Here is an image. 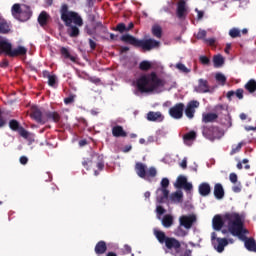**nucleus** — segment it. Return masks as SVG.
Here are the masks:
<instances>
[{"mask_svg":"<svg viewBox=\"0 0 256 256\" xmlns=\"http://www.w3.org/2000/svg\"><path fill=\"white\" fill-rule=\"evenodd\" d=\"M153 233L160 245H165L166 253H171L173 256H191V249H187V245L185 246L186 249L183 248L181 241L177 238L169 237L164 231L157 228L153 230Z\"/></svg>","mask_w":256,"mask_h":256,"instance_id":"obj_1","label":"nucleus"},{"mask_svg":"<svg viewBox=\"0 0 256 256\" xmlns=\"http://www.w3.org/2000/svg\"><path fill=\"white\" fill-rule=\"evenodd\" d=\"M223 219L224 221H228V230H221L223 235L231 233L233 237H239V239H243L245 235H249V230L245 228V216L243 214H239L237 212H227L224 214Z\"/></svg>","mask_w":256,"mask_h":256,"instance_id":"obj_2","label":"nucleus"},{"mask_svg":"<svg viewBox=\"0 0 256 256\" xmlns=\"http://www.w3.org/2000/svg\"><path fill=\"white\" fill-rule=\"evenodd\" d=\"M61 19L64 21L69 37L77 38L81 34L79 27H83V18L77 12H69V6L63 4L60 10Z\"/></svg>","mask_w":256,"mask_h":256,"instance_id":"obj_3","label":"nucleus"},{"mask_svg":"<svg viewBox=\"0 0 256 256\" xmlns=\"http://www.w3.org/2000/svg\"><path fill=\"white\" fill-rule=\"evenodd\" d=\"M164 86L165 82L157 76L156 72L143 74L136 80V87L140 93H153L155 89Z\"/></svg>","mask_w":256,"mask_h":256,"instance_id":"obj_4","label":"nucleus"},{"mask_svg":"<svg viewBox=\"0 0 256 256\" xmlns=\"http://www.w3.org/2000/svg\"><path fill=\"white\" fill-rule=\"evenodd\" d=\"M123 43H128V45H132L133 47H141L144 51H151L153 49H159L161 42L155 39H146V40H139L135 38L131 34L122 35L120 38Z\"/></svg>","mask_w":256,"mask_h":256,"instance_id":"obj_5","label":"nucleus"},{"mask_svg":"<svg viewBox=\"0 0 256 256\" xmlns=\"http://www.w3.org/2000/svg\"><path fill=\"white\" fill-rule=\"evenodd\" d=\"M11 13L15 19L21 21L22 23L29 21V19L33 17V11L31 10V7L26 4H14L12 6Z\"/></svg>","mask_w":256,"mask_h":256,"instance_id":"obj_6","label":"nucleus"},{"mask_svg":"<svg viewBox=\"0 0 256 256\" xmlns=\"http://www.w3.org/2000/svg\"><path fill=\"white\" fill-rule=\"evenodd\" d=\"M0 53L7 55L8 57H19V55H27V50L23 46L13 49L11 42L7 40L0 41Z\"/></svg>","mask_w":256,"mask_h":256,"instance_id":"obj_7","label":"nucleus"},{"mask_svg":"<svg viewBox=\"0 0 256 256\" xmlns=\"http://www.w3.org/2000/svg\"><path fill=\"white\" fill-rule=\"evenodd\" d=\"M202 135L208 141H217L225 135V131L219 126L215 125H204L202 126Z\"/></svg>","mask_w":256,"mask_h":256,"instance_id":"obj_8","label":"nucleus"},{"mask_svg":"<svg viewBox=\"0 0 256 256\" xmlns=\"http://www.w3.org/2000/svg\"><path fill=\"white\" fill-rule=\"evenodd\" d=\"M134 169L138 177L145 179V181H151L157 177V168L152 166L147 170V166L142 162H136Z\"/></svg>","mask_w":256,"mask_h":256,"instance_id":"obj_9","label":"nucleus"},{"mask_svg":"<svg viewBox=\"0 0 256 256\" xmlns=\"http://www.w3.org/2000/svg\"><path fill=\"white\" fill-rule=\"evenodd\" d=\"M161 187L157 189V201L158 203H165L169 199V178H162L160 182Z\"/></svg>","mask_w":256,"mask_h":256,"instance_id":"obj_10","label":"nucleus"},{"mask_svg":"<svg viewBox=\"0 0 256 256\" xmlns=\"http://www.w3.org/2000/svg\"><path fill=\"white\" fill-rule=\"evenodd\" d=\"M30 117L31 119L36 121V123H39L40 125H45V111H42L41 108L33 106L31 108Z\"/></svg>","mask_w":256,"mask_h":256,"instance_id":"obj_11","label":"nucleus"},{"mask_svg":"<svg viewBox=\"0 0 256 256\" xmlns=\"http://www.w3.org/2000/svg\"><path fill=\"white\" fill-rule=\"evenodd\" d=\"M195 223H197V216H195V214L182 215L179 217L180 226H183L188 230L191 229Z\"/></svg>","mask_w":256,"mask_h":256,"instance_id":"obj_12","label":"nucleus"},{"mask_svg":"<svg viewBox=\"0 0 256 256\" xmlns=\"http://www.w3.org/2000/svg\"><path fill=\"white\" fill-rule=\"evenodd\" d=\"M185 111V104L182 102L175 104L169 109V115L172 119H183V112Z\"/></svg>","mask_w":256,"mask_h":256,"instance_id":"obj_13","label":"nucleus"},{"mask_svg":"<svg viewBox=\"0 0 256 256\" xmlns=\"http://www.w3.org/2000/svg\"><path fill=\"white\" fill-rule=\"evenodd\" d=\"M9 127H10L11 131H17L19 133V135L21 137H23L24 139H29V132L27 130H25V128H23V126H21L19 121L15 120V119L10 120Z\"/></svg>","mask_w":256,"mask_h":256,"instance_id":"obj_14","label":"nucleus"},{"mask_svg":"<svg viewBox=\"0 0 256 256\" xmlns=\"http://www.w3.org/2000/svg\"><path fill=\"white\" fill-rule=\"evenodd\" d=\"M199 108V101L191 100L188 102L186 108H184V113L188 119H193L195 117V109Z\"/></svg>","mask_w":256,"mask_h":256,"instance_id":"obj_15","label":"nucleus"},{"mask_svg":"<svg viewBox=\"0 0 256 256\" xmlns=\"http://www.w3.org/2000/svg\"><path fill=\"white\" fill-rule=\"evenodd\" d=\"M175 187L177 189H184L186 191H192L193 190V184L187 182V177L185 176H178Z\"/></svg>","mask_w":256,"mask_h":256,"instance_id":"obj_16","label":"nucleus"},{"mask_svg":"<svg viewBox=\"0 0 256 256\" xmlns=\"http://www.w3.org/2000/svg\"><path fill=\"white\" fill-rule=\"evenodd\" d=\"M176 15L178 19H185V17H187V2H185V0H179Z\"/></svg>","mask_w":256,"mask_h":256,"instance_id":"obj_17","label":"nucleus"},{"mask_svg":"<svg viewBox=\"0 0 256 256\" xmlns=\"http://www.w3.org/2000/svg\"><path fill=\"white\" fill-rule=\"evenodd\" d=\"M212 244L218 253H223V251H225V247L229 245V241L227 238H217L216 243L212 242Z\"/></svg>","mask_w":256,"mask_h":256,"instance_id":"obj_18","label":"nucleus"},{"mask_svg":"<svg viewBox=\"0 0 256 256\" xmlns=\"http://www.w3.org/2000/svg\"><path fill=\"white\" fill-rule=\"evenodd\" d=\"M45 123L52 121L53 123H59L61 121V114L57 111H45Z\"/></svg>","mask_w":256,"mask_h":256,"instance_id":"obj_19","label":"nucleus"},{"mask_svg":"<svg viewBox=\"0 0 256 256\" xmlns=\"http://www.w3.org/2000/svg\"><path fill=\"white\" fill-rule=\"evenodd\" d=\"M196 93H209V82L203 78L198 80V86L195 88Z\"/></svg>","mask_w":256,"mask_h":256,"instance_id":"obj_20","label":"nucleus"},{"mask_svg":"<svg viewBox=\"0 0 256 256\" xmlns=\"http://www.w3.org/2000/svg\"><path fill=\"white\" fill-rule=\"evenodd\" d=\"M223 225H225V221L221 217V215H215L212 219V227L214 231H221L223 229Z\"/></svg>","mask_w":256,"mask_h":256,"instance_id":"obj_21","label":"nucleus"},{"mask_svg":"<svg viewBox=\"0 0 256 256\" xmlns=\"http://www.w3.org/2000/svg\"><path fill=\"white\" fill-rule=\"evenodd\" d=\"M165 119V116L161 112L150 111L147 113V120L152 122L161 123Z\"/></svg>","mask_w":256,"mask_h":256,"instance_id":"obj_22","label":"nucleus"},{"mask_svg":"<svg viewBox=\"0 0 256 256\" xmlns=\"http://www.w3.org/2000/svg\"><path fill=\"white\" fill-rule=\"evenodd\" d=\"M198 191L201 197H207L211 195V185L207 182H203L199 185Z\"/></svg>","mask_w":256,"mask_h":256,"instance_id":"obj_23","label":"nucleus"},{"mask_svg":"<svg viewBox=\"0 0 256 256\" xmlns=\"http://www.w3.org/2000/svg\"><path fill=\"white\" fill-rule=\"evenodd\" d=\"M173 223H175V218L171 214L164 215L161 220V224L165 227V229H170V227H173Z\"/></svg>","mask_w":256,"mask_h":256,"instance_id":"obj_24","label":"nucleus"},{"mask_svg":"<svg viewBox=\"0 0 256 256\" xmlns=\"http://www.w3.org/2000/svg\"><path fill=\"white\" fill-rule=\"evenodd\" d=\"M214 197L218 200H221L223 197H225V189H223V185L221 183H216L214 185Z\"/></svg>","mask_w":256,"mask_h":256,"instance_id":"obj_25","label":"nucleus"},{"mask_svg":"<svg viewBox=\"0 0 256 256\" xmlns=\"http://www.w3.org/2000/svg\"><path fill=\"white\" fill-rule=\"evenodd\" d=\"M60 55L63 57V59H70L72 63H77V57L71 55V52L69 51V48L67 47H61L60 48Z\"/></svg>","mask_w":256,"mask_h":256,"instance_id":"obj_26","label":"nucleus"},{"mask_svg":"<svg viewBox=\"0 0 256 256\" xmlns=\"http://www.w3.org/2000/svg\"><path fill=\"white\" fill-rule=\"evenodd\" d=\"M11 33V24L5 20L2 19L0 21V35H9Z\"/></svg>","mask_w":256,"mask_h":256,"instance_id":"obj_27","label":"nucleus"},{"mask_svg":"<svg viewBox=\"0 0 256 256\" xmlns=\"http://www.w3.org/2000/svg\"><path fill=\"white\" fill-rule=\"evenodd\" d=\"M94 251L96 255H105V253H107V243L103 240L99 241L96 244Z\"/></svg>","mask_w":256,"mask_h":256,"instance_id":"obj_28","label":"nucleus"},{"mask_svg":"<svg viewBox=\"0 0 256 256\" xmlns=\"http://www.w3.org/2000/svg\"><path fill=\"white\" fill-rule=\"evenodd\" d=\"M219 119V115L216 113H204L202 115V123H215Z\"/></svg>","mask_w":256,"mask_h":256,"instance_id":"obj_29","label":"nucleus"},{"mask_svg":"<svg viewBox=\"0 0 256 256\" xmlns=\"http://www.w3.org/2000/svg\"><path fill=\"white\" fill-rule=\"evenodd\" d=\"M243 93H245V91L242 88L237 89L236 91L230 90L227 92L226 97L228 99V101H231L233 99V97H237V99H243Z\"/></svg>","mask_w":256,"mask_h":256,"instance_id":"obj_30","label":"nucleus"},{"mask_svg":"<svg viewBox=\"0 0 256 256\" xmlns=\"http://www.w3.org/2000/svg\"><path fill=\"white\" fill-rule=\"evenodd\" d=\"M197 139V132L190 131L183 136V141L185 145H191V141H195Z\"/></svg>","mask_w":256,"mask_h":256,"instance_id":"obj_31","label":"nucleus"},{"mask_svg":"<svg viewBox=\"0 0 256 256\" xmlns=\"http://www.w3.org/2000/svg\"><path fill=\"white\" fill-rule=\"evenodd\" d=\"M113 137H127L126 131L123 129V126H114L112 128Z\"/></svg>","mask_w":256,"mask_h":256,"instance_id":"obj_32","label":"nucleus"},{"mask_svg":"<svg viewBox=\"0 0 256 256\" xmlns=\"http://www.w3.org/2000/svg\"><path fill=\"white\" fill-rule=\"evenodd\" d=\"M38 23L40 27H45V25L49 23V14H47L45 11H42L38 16Z\"/></svg>","mask_w":256,"mask_h":256,"instance_id":"obj_33","label":"nucleus"},{"mask_svg":"<svg viewBox=\"0 0 256 256\" xmlns=\"http://www.w3.org/2000/svg\"><path fill=\"white\" fill-rule=\"evenodd\" d=\"M170 201H172V203H181V201H183V192L181 191L173 192L170 195Z\"/></svg>","mask_w":256,"mask_h":256,"instance_id":"obj_34","label":"nucleus"},{"mask_svg":"<svg viewBox=\"0 0 256 256\" xmlns=\"http://www.w3.org/2000/svg\"><path fill=\"white\" fill-rule=\"evenodd\" d=\"M246 91L250 93H255L256 91V81L254 79H250L244 86Z\"/></svg>","mask_w":256,"mask_h":256,"instance_id":"obj_35","label":"nucleus"},{"mask_svg":"<svg viewBox=\"0 0 256 256\" xmlns=\"http://www.w3.org/2000/svg\"><path fill=\"white\" fill-rule=\"evenodd\" d=\"M152 35L157 39H161L163 37V29L159 25H154L152 27Z\"/></svg>","mask_w":256,"mask_h":256,"instance_id":"obj_36","label":"nucleus"},{"mask_svg":"<svg viewBox=\"0 0 256 256\" xmlns=\"http://www.w3.org/2000/svg\"><path fill=\"white\" fill-rule=\"evenodd\" d=\"M98 33L99 37L102 38L103 41H109V29L107 26L100 28Z\"/></svg>","mask_w":256,"mask_h":256,"instance_id":"obj_37","label":"nucleus"},{"mask_svg":"<svg viewBox=\"0 0 256 256\" xmlns=\"http://www.w3.org/2000/svg\"><path fill=\"white\" fill-rule=\"evenodd\" d=\"M152 67H153V64H151V62H149L147 60H143L139 64L140 71H149L152 69Z\"/></svg>","mask_w":256,"mask_h":256,"instance_id":"obj_38","label":"nucleus"},{"mask_svg":"<svg viewBox=\"0 0 256 256\" xmlns=\"http://www.w3.org/2000/svg\"><path fill=\"white\" fill-rule=\"evenodd\" d=\"M214 67H222L223 63H225V59L221 54L214 56L213 58Z\"/></svg>","mask_w":256,"mask_h":256,"instance_id":"obj_39","label":"nucleus"},{"mask_svg":"<svg viewBox=\"0 0 256 256\" xmlns=\"http://www.w3.org/2000/svg\"><path fill=\"white\" fill-rule=\"evenodd\" d=\"M174 235H176V237H187L188 233L183 229V226L179 224V226L174 230Z\"/></svg>","mask_w":256,"mask_h":256,"instance_id":"obj_40","label":"nucleus"},{"mask_svg":"<svg viewBox=\"0 0 256 256\" xmlns=\"http://www.w3.org/2000/svg\"><path fill=\"white\" fill-rule=\"evenodd\" d=\"M175 68L178 69V71H180V73H189L191 71V69L187 68V66H185V64L179 62L175 65Z\"/></svg>","mask_w":256,"mask_h":256,"instance_id":"obj_41","label":"nucleus"},{"mask_svg":"<svg viewBox=\"0 0 256 256\" xmlns=\"http://www.w3.org/2000/svg\"><path fill=\"white\" fill-rule=\"evenodd\" d=\"M229 35L232 37V39H237V37H241V30L238 28H232L229 31Z\"/></svg>","mask_w":256,"mask_h":256,"instance_id":"obj_42","label":"nucleus"},{"mask_svg":"<svg viewBox=\"0 0 256 256\" xmlns=\"http://www.w3.org/2000/svg\"><path fill=\"white\" fill-rule=\"evenodd\" d=\"M48 85L50 87H55L57 85V76L48 74Z\"/></svg>","mask_w":256,"mask_h":256,"instance_id":"obj_43","label":"nucleus"},{"mask_svg":"<svg viewBox=\"0 0 256 256\" xmlns=\"http://www.w3.org/2000/svg\"><path fill=\"white\" fill-rule=\"evenodd\" d=\"M215 79H216V81H218V83H221L223 85H225V83H227V77H225V75H223L222 73H217L215 75Z\"/></svg>","mask_w":256,"mask_h":256,"instance_id":"obj_44","label":"nucleus"},{"mask_svg":"<svg viewBox=\"0 0 256 256\" xmlns=\"http://www.w3.org/2000/svg\"><path fill=\"white\" fill-rule=\"evenodd\" d=\"M114 31H118V33H125V31H127V26L125 23H119L116 28H114Z\"/></svg>","mask_w":256,"mask_h":256,"instance_id":"obj_45","label":"nucleus"},{"mask_svg":"<svg viewBox=\"0 0 256 256\" xmlns=\"http://www.w3.org/2000/svg\"><path fill=\"white\" fill-rule=\"evenodd\" d=\"M205 37H207V31L206 30L200 29L198 31V33L196 34L197 39H203L205 41V39H207Z\"/></svg>","mask_w":256,"mask_h":256,"instance_id":"obj_46","label":"nucleus"},{"mask_svg":"<svg viewBox=\"0 0 256 256\" xmlns=\"http://www.w3.org/2000/svg\"><path fill=\"white\" fill-rule=\"evenodd\" d=\"M65 105H71V103H75V95L70 94L68 97L64 98Z\"/></svg>","mask_w":256,"mask_h":256,"instance_id":"obj_47","label":"nucleus"},{"mask_svg":"<svg viewBox=\"0 0 256 256\" xmlns=\"http://www.w3.org/2000/svg\"><path fill=\"white\" fill-rule=\"evenodd\" d=\"M199 61L202 65H209L211 63V60L207 56H200Z\"/></svg>","mask_w":256,"mask_h":256,"instance_id":"obj_48","label":"nucleus"},{"mask_svg":"<svg viewBox=\"0 0 256 256\" xmlns=\"http://www.w3.org/2000/svg\"><path fill=\"white\" fill-rule=\"evenodd\" d=\"M241 147H243L242 143L237 144V146L233 147L230 151V155H235V153H239V151H241Z\"/></svg>","mask_w":256,"mask_h":256,"instance_id":"obj_49","label":"nucleus"},{"mask_svg":"<svg viewBox=\"0 0 256 256\" xmlns=\"http://www.w3.org/2000/svg\"><path fill=\"white\" fill-rule=\"evenodd\" d=\"M82 165L83 167H85V169H89V167L93 166V160H89V159L83 160Z\"/></svg>","mask_w":256,"mask_h":256,"instance_id":"obj_50","label":"nucleus"},{"mask_svg":"<svg viewBox=\"0 0 256 256\" xmlns=\"http://www.w3.org/2000/svg\"><path fill=\"white\" fill-rule=\"evenodd\" d=\"M167 210H165V208H163V206H157L156 207V213L157 215L161 216V215H165Z\"/></svg>","mask_w":256,"mask_h":256,"instance_id":"obj_51","label":"nucleus"},{"mask_svg":"<svg viewBox=\"0 0 256 256\" xmlns=\"http://www.w3.org/2000/svg\"><path fill=\"white\" fill-rule=\"evenodd\" d=\"M88 43L90 45V49L92 51H95V49H97V43L93 41V39L89 38L88 39Z\"/></svg>","mask_w":256,"mask_h":256,"instance_id":"obj_52","label":"nucleus"},{"mask_svg":"<svg viewBox=\"0 0 256 256\" xmlns=\"http://www.w3.org/2000/svg\"><path fill=\"white\" fill-rule=\"evenodd\" d=\"M204 43H206L207 45H210V47H213V45H215V38H206L204 39Z\"/></svg>","mask_w":256,"mask_h":256,"instance_id":"obj_53","label":"nucleus"},{"mask_svg":"<svg viewBox=\"0 0 256 256\" xmlns=\"http://www.w3.org/2000/svg\"><path fill=\"white\" fill-rule=\"evenodd\" d=\"M195 11L197 12L198 21H201V19H203V16L205 15V13L197 8L195 9Z\"/></svg>","mask_w":256,"mask_h":256,"instance_id":"obj_54","label":"nucleus"},{"mask_svg":"<svg viewBox=\"0 0 256 256\" xmlns=\"http://www.w3.org/2000/svg\"><path fill=\"white\" fill-rule=\"evenodd\" d=\"M229 179H230L231 183H237V174L231 173L229 175Z\"/></svg>","mask_w":256,"mask_h":256,"instance_id":"obj_55","label":"nucleus"},{"mask_svg":"<svg viewBox=\"0 0 256 256\" xmlns=\"http://www.w3.org/2000/svg\"><path fill=\"white\" fill-rule=\"evenodd\" d=\"M20 163L21 165H27V163H29V159L27 158V156H21Z\"/></svg>","mask_w":256,"mask_h":256,"instance_id":"obj_56","label":"nucleus"},{"mask_svg":"<svg viewBox=\"0 0 256 256\" xmlns=\"http://www.w3.org/2000/svg\"><path fill=\"white\" fill-rule=\"evenodd\" d=\"M96 167L98 170L103 171L105 169V164L101 161L97 162Z\"/></svg>","mask_w":256,"mask_h":256,"instance_id":"obj_57","label":"nucleus"},{"mask_svg":"<svg viewBox=\"0 0 256 256\" xmlns=\"http://www.w3.org/2000/svg\"><path fill=\"white\" fill-rule=\"evenodd\" d=\"M232 191H233L234 193H241V184L234 186V187L232 188Z\"/></svg>","mask_w":256,"mask_h":256,"instance_id":"obj_58","label":"nucleus"},{"mask_svg":"<svg viewBox=\"0 0 256 256\" xmlns=\"http://www.w3.org/2000/svg\"><path fill=\"white\" fill-rule=\"evenodd\" d=\"M124 253L126 254V255H129L130 253H131V246H129V245H124Z\"/></svg>","mask_w":256,"mask_h":256,"instance_id":"obj_59","label":"nucleus"},{"mask_svg":"<svg viewBox=\"0 0 256 256\" xmlns=\"http://www.w3.org/2000/svg\"><path fill=\"white\" fill-rule=\"evenodd\" d=\"M0 67H9V60L4 59L2 62H0Z\"/></svg>","mask_w":256,"mask_h":256,"instance_id":"obj_60","label":"nucleus"},{"mask_svg":"<svg viewBox=\"0 0 256 256\" xmlns=\"http://www.w3.org/2000/svg\"><path fill=\"white\" fill-rule=\"evenodd\" d=\"M180 167H182V169H185L187 167V158H184L182 160V162L180 163Z\"/></svg>","mask_w":256,"mask_h":256,"instance_id":"obj_61","label":"nucleus"},{"mask_svg":"<svg viewBox=\"0 0 256 256\" xmlns=\"http://www.w3.org/2000/svg\"><path fill=\"white\" fill-rule=\"evenodd\" d=\"M95 27H96V29H98V31H101V29H103V27H105V25H103L102 22H97Z\"/></svg>","mask_w":256,"mask_h":256,"instance_id":"obj_62","label":"nucleus"},{"mask_svg":"<svg viewBox=\"0 0 256 256\" xmlns=\"http://www.w3.org/2000/svg\"><path fill=\"white\" fill-rule=\"evenodd\" d=\"M7 122L5 121V118H3V116L0 115V127H5V124Z\"/></svg>","mask_w":256,"mask_h":256,"instance_id":"obj_63","label":"nucleus"},{"mask_svg":"<svg viewBox=\"0 0 256 256\" xmlns=\"http://www.w3.org/2000/svg\"><path fill=\"white\" fill-rule=\"evenodd\" d=\"M217 239H219V237H217V233L212 232L211 233V241H217Z\"/></svg>","mask_w":256,"mask_h":256,"instance_id":"obj_64","label":"nucleus"}]
</instances>
